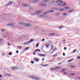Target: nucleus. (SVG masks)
<instances>
[{
  "mask_svg": "<svg viewBox=\"0 0 80 80\" xmlns=\"http://www.w3.org/2000/svg\"><path fill=\"white\" fill-rule=\"evenodd\" d=\"M8 76H9V77H12V75L11 74H9V75H8Z\"/></svg>",
  "mask_w": 80,
  "mask_h": 80,
  "instance_id": "52",
  "label": "nucleus"
},
{
  "mask_svg": "<svg viewBox=\"0 0 80 80\" xmlns=\"http://www.w3.org/2000/svg\"><path fill=\"white\" fill-rule=\"evenodd\" d=\"M27 43H30V41H28L27 42Z\"/></svg>",
  "mask_w": 80,
  "mask_h": 80,
  "instance_id": "59",
  "label": "nucleus"
},
{
  "mask_svg": "<svg viewBox=\"0 0 80 80\" xmlns=\"http://www.w3.org/2000/svg\"><path fill=\"white\" fill-rule=\"evenodd\" d=\"M59 14H60V13H58L56 14V15H59Z\"/></svg>",
  "mask_w": 80,
  "mask_h": 80,
  "instance_id": "51",
  "label": "nucleus"
},
{
  "mask_svg": "<svg viewBox=\"0 0 80 80\" xmlns=\"http://www.w3.org/2000/svg\"><path fill=\"white\" fill-rule=\"evenodd\" d=\"M65 69H63L62 70V72H65Z\"/></svg>",
  "mask_w": 80,
  "mask_h": 80,
  "instance_id": "37",
  "label": "nucleus"
},
{
  "mask_svg": "<svg viewBox=\"0 0 80 80\" xmlns=\"http://www.w3.org/2000/svg\"><path fill=\"white\" fill-rule=\"evenodd\" d=\"M22 5L23 7H30V6H31V5L27 4H22Z\"/></svg>",
  "mask_w": 80,
  "mask_h": 80,
  "instance_id": "4",
  "label": "nucleus"
},
{
  "mask_svg": "<svg viewBox=\"0 0 80 80\" xmlns=\"http://www.w3.org/2000/svg\"><path fill=\"white\" fill-rule=\"evenodd\" d=\"M2 39L0 38V42H2Z\"/></svg>",
  "mask_w": 80,
  "mask_h": 80,
  "instance_id": "42",
  "label": "nucleus"
},
{
  "mask_svg": "<svg viewBox=\"0 0 80 80\" xmlns=\"http://www.w3.org/2000/svg\"><path fill=\"white\" fill-rule=\"evenodd\" d=\"M43 2H45V3H46V2H48V0H45Z\"/></svg>",
  "mask_w": 80,
  "mask_h": 80,
  "instance_id": "29",
  "label": "nucleus"
},
{
  "mask_svg": "<svg viewBox=\"0 0 80 80\" xmlns=\"http://www.w3.org/2000/svg\"><path fill=\"white\" fill-rule=\"evenodd\" d=\"M35 60L36 62H38V59L37 58H36L35 59Z\"/></svg>",
  "mask_w": 80,
  "mask_h": 80,
  "instance_id": "21",
  "label": "nucleus"
},
{
  "mask_svg": "<svg viewBox=\"0 0 80 80\" xmlns=\"http://www.w3.org/2000/svg\"><path fill=\"white\" fill-rule=\"evenodd\" d=\"M55 8H52V10H54V9H55Z\"/></svg>",
  "mask_w": 80,
  "mask_h": 80,
  "instance_id": "55",
  "label": "nucleus"
},
{
  "mask_svg": "<svg viewBox=\"0 0 80 80\" xmlns=\"http://www.w3.org/2000/svg\"><path fill=\"white\" fill-rule=\"evenodd\" d=\"M38 51L39 52H41V51L40 49H36L35 51L34 52H38Z\"/></svg>",
  "mask_w": 80,
  "mask_h": 80,
  "instance_id": "13",
  "label": "nucleus"
},
{
  "mask_svg": "<svg viewBox=\"0 0 80 80\" xmlns=\"http://www.w3.org/2000/svg\"><path fill=\"white\" fill-rule=\"evenodd\" d=\"M2 32H4L5 31V29H3L2 30H1Z\"/></svg>",
  "mask_w": 80,
  "mask_h": 80,
  "instance_id": "44",
  "label": "nucleus"
},
{
  "mask_svg": "<svg viewBox=\"0 0 80 80\" xmlns=\"http://www.w3.org/2000/svg\"><path fill=\"white\" fill-rule=\"evenodd\" d=\"M49 13V12L48 11H47V12H43L42 14L43 15H46L47 14H48V13Z\"/></svg>",
  "mask_w": 80,
  "mask_h": 80,
  "instance_id": "8",
  "label": "nucleus"
},
{
  "mask_svg": "<svg viewBox=\"0 0 80 80\" xmlns=\"http://www.w3.org/2000/svg\"><path fill=\"white\" fill-rule=\"evenodd\" d=\"M36 13L32 14L31 15L33 16V15H39L40 13H42V11L38 10L37 11H36Z\"/></svg>",
  "mask_w": 80,
  "mask_h": 80,
  "instance_id": "2",
  "label": "nucleus"
},
{
  "mask_svg": "<svg viewBox=\"0 0 80 80\" xmlns=\"http://www.w3.org/2000/svg\"><path fill=\"white\" fill-rule=\"evenodd\" d=\"M73 9H72L71 11H69V13H71V12H73Z\"/></svg>",
  "mask_w": 80,
  "mask_h": 80,
  "instance_id": "28",
  "label": "nucleus"
},
{
  "mask_svg": "<svg viewBox=\"0 0 80 80\" xmlns=\"http://www.w3.org/2000/svg\"><path fill=\"white\" fill-rule=\"evenodd\" d=\"M39 46V45L38 44H37L36 45V47H38V46Z\"/></svg>",
  "mask_w": 80,
  "mask_h": 80,
  "instance_id": "34",
  "label": "nucleus"
},
{
  "mask_svg": "<svg viewBox=\"0 0 80 80\" xmlns=\"http://www.w3.org/2000/svg\"><path fill=\"white\" fill-rule=\"evenodd\" d=\"M31 63H32V64L34 63V62L32 61L31 62Z\"/></svg>",
  "mask_w": 80,
  "mask_h": 80,
  "instance_id": "45",
  "label": "nucleus"
},
{
  "mask_svg": "<svg viewBox=\"0 0 80 80\" xmlns=\"http://www.w3.org/2000/svg\"><path fill=\"white\" fill-rule=\"evenodd\" d=\"M16 53H18V50L16 51Z\"/></svg>",
  "mask_w": 80,
  "mask_h": 80,
  "instance_id": "56",
  "label": "nucleus"
},
{
  "mask_svg": "<svg viewBox=\"0 0 80 80\" xmlns=\"http://www.w3.org/2000/svg\"><path fill=\"white\" fill-rule=\"evenodd\" d=\"M13 3V2H12L11 1H9V2L7 3V6H9V5H11Z\"/></svg>",
  "mask_w": 80,
  "mask_h": 80,
  "instance_id": "5",
  "label": "nucleus"
},
{
  "mask_svg": "<svg viewBox=\"0 0 80 80\" xmlns=\"http://www.w3.org/2000/svg\"><path fill=\"white\" fill-rule=\"evenodd\" d=\"M39 55V56H40V57H43L44 56H46V55H45L44 54H39V55Z\"/></svg>",
  "mask_w": 80,
  "mask_h": 80,
  "instance_id": "9",
  "label": "nucleus"
},
{
  "mask_svg": "<svg viewBox=\"0 0 80 80\" xmlns=\"http://www.w3.org/2000/svg\"><path fill=\"white\" fill-rule=\"evenodd\" d=\"M18 67H12L11 68V69H12V70H17V69H18Z\"/></svg>",
  "mask_w": 80,
  "mask_h": 80,
  "instance_id": "6",
  "label": "nucleus"
},
{
  "mask_svg": "<svg viewBox=\"0 0 80 80\" xmlns=\"http://www.w3.org/2000/svg\"><path fill=\"white\" fill-rule=\"evenodd\" d=\"M76 51H77V49L74 50V51H73L72 53H75V52H76Z\"/></svg>",
  "mask_w": 80,
  "mask_h": 80,
  "instance_id": "33",
  "label": "nucleus"
},
{
  "mask_svg": "<svg viewBox=\"0 0 80 80\" xmlns=\"http://www.w3.org/2000/svg\"><path fill=\"white\" fill-rule=\"evenodd\" d=\"M2 75H0V78H2Z\"/></svg>",
  "mask_w": 80,
  "mask_h": 80,
  "instance_id": "58",
  "label": "nucleus"
},
{
  "mask_svg": "<svg viewBox=\"0 0 80 80\" xmlns=\"http://www.w3.org/2000/svg\"><path fill=\"white\" fill-rule=\"evenodd\" d=\"M58 4H59V5H61V3H59Z\"/></svg>",
  "mask_w": 80,
  "mask_h": 80,
  "instance_id": "63",
  "label": "nucleus"
},
{
  "mask_svg": "<svg viewBox=\"0 0 80 80\" xmlns=\"http://www.w3.org/2000/svg\"><path fill=\"white\" fill-rule=\"evenodd\" d=\"M47 4H43V5L42 6V7H44L45 6H47Z\"/></svg>",
  "mask_w": 80,
  "mask_h": 80,
  "instance_id": "30",
  "label": "nucleus"
},
{
  "mask_svg": "<svg viewBox=\"0 0 80 80\" xmlns=\"http://www.w3.org/2000/svg\"><path fill=\"white\" fill-rule=\"evenodd\" d=\"M28 49H29V47H28L25 49V51H27V50H28Z\"/></svg>",
  "mask_w": 80,
  "mask_h": 80,
  "instance_id": "20",
  "label": "nucleus"
},
{
  "mask_svg": "<svg viewBox=\"0 0 80 80\" xmlns=\"http://www.w3.org/2000/svg\"><path fill=\"white\" fill-rule=\"evenodd\" d=\"M27 44H28V43H27V42H25L24 43V45H26Z\"/></svg>",
  "mask_w": 80,
  "mask_h": 80,
  "instance_id": "53",
  "label": "nucleus"
},
{
  "mask_svg": "<svg viewBox=\"0 0 80 80\" xmlns=\"http://www.w3.org/2000/svg\"><path fill=\"white\" fill-rule=\"evenodd\" d=\"M49 47V44H48L46 45V48H48Z\"/></svg>",
  "mask_w": 80,
  "mask_h": 80,
  "instance_id": "25",
  "label": "nucleus"
},
{
  "mask_svg": "<svg viewBox=\"0 0 80 80\" xmlns=\"http://www.w3.org/2000/svg\"><path fill=\"white\" fill-rule=\"evenodd\" d=\"M67 74V72H64L63 73V74H64L65 75V74Z\"/></svg>",
  "mask_w": 80,
  "mask_h": 80,
  "instance_id": "57",
  "label": "nucleus"
},
{
  "mask_svg": "<svg viewBox=\"0 0 80 80\" xmlns=\"http://www.w3.org/2000/svg\"><path fill=\"white\" fill-rule=\"evenodd\" d=\"M65 5H66V3H65V2H64V4L61 5V6L62 7H64V6H65Z\"/></svg>",
  "mask_w": 80,
  "mask_h": 80,
  "instance_id": "17",
  "label": "nucleus"
},
{
  "mask_svg": "<svg viewBox=\"0 0 80 80\" xmlns=\"http://www.w3.org/2000/svg\"><path fill=\"white\" fill-rule=\"evenodd\" d=\"M40 5L42 7L43 5V3H41L40 4Z\"/></svg>",
  "mask_w": 80,
  "mask_h": 80,
  "instance_id": "36",
  "label": "nucleus"
},
{
  "mask_svg": "<svg viewBox=\"0 0 80 80\" xmlns=\"http://www.w3.org/2000/svg\"><path fill=\"white\" fill-rule=\"evenodd\" d=\"M44 15H39V17H40V18L41 17H44Z\"/></svg>",
  "mask_w": 80,
  "mask_h": 80,
  "instance_id": "22",
  "label": "nucleus"
},
{
  "mask_svg": "<svg viewBox=\"0 0 80 80\" xmlns=\"http://www.w3.org/2000/svg\"><path fill=\"white\" fill-rule=\"evenodd\" d=\"M59 10L60 11H63V10H64V9L62 8L61 9H59Z\"/></svg>",
  "mask_w": 80,
  "mask_h": 80,
  "instance_id": "26",
  "label": "nucleus"
},
{
  "mask_svg": "<svg viewBox=\"0 0 80 80\" xmlns=\"http://www.w3.org/2000/svg\"><path fill=\"white\" fill-rule=\"evenodd\" d=\"M62 41H65V39L62 40Z\"/></svg>",
  "mask_w": 80,
  "mask_h": 80,
  "instance_id": "64",
  "label": "nucleus"
},
{
  "mask_svg": "<svg viewBox=\"0 0 80 80\" xmlns=\"http://www.w3.org/2000/svg\"><path fill=\"white\" fill-rule=\"evenodd\" d=\"M20 25H22L25 27H30L31 26V24L30 23H25L23 22H20L19 23Z\"/></svg>",
  "mask_w": 80,
  "mask_h": 80,
  "instance_id": "1",
  "label": "nucleus"
},
{
  "mask_svg": "<svg viewBox=\"0 0 80 80\" xmlns=\"http://www.w3.org/2000/svg\"><path fill=\"white\" fill-rule=\"evenodd\" d=\"M55 69L54 68H51L50 70L51 71H53Z\"/></svg>",
  "mask_w": 80,
  "mask_h": 80,
  "instance_id": "32",
  "label": "nucleus"
},
{
  "mask_svg": "<svg viewBox=\"0 0 80 80\" xmlns=\"http://www.w3.org/2000/svg\"><path fill=\"white\" fill-rule=\"evenodd\" d=\"M71 75H75V74H72V73H71L70 74Z\"/></svg>",
  "mask_w": 80,
  "mask_h": 80,
  "instance_id": "50",
  "label": "nucleus"
},
{
  "mask_svg": "<svg viewBox=\"0 0 80 80\" xmlns=\"http://www.w3.org/2000/svg\"><path fill=\"white\" fill-rule=\"evenodd\" d=\"M29 9L30 10H32V9H33V8H30Z\"/></svg>",
  "mask_w": 80,
  "mask_h": 80,
  "instance_id": "49",
  "label": "nucleus"
},
{
  "mask_svg": "<svg viewBox=\"0 0 80 80\" xmlns=\"http://www.w3.org/2000/svg\"><path fill=\"white\" fill-rule=\"evenodd\" d=\"M8 75H9V74L8 73H5L4 74V77H7Z\"/></svg>",
  "mask_w": 80,
  "mask_h": 80,
  "instance_id": "14",
  "label": "nucleus"
},
{
  "mask_svg": "<svg viewBox=\"0 0 80 80\" xmlns=\"http://www.w3.org/2000/svg\"><path fill=\"white\" fill-rule=\"evenodd\" d=\"M8 45L10 46V44L9 43H8Z\"/></svg>",
  "mask_w": 80,
  "mask_h": 80,
  "instance_id": "60",
  "label": "nucleus"
},
{
  "mask_svg": "<svg viewBox=\"0 0 80 80\" xmlns=\"http://www.w3.org/2000/svg\"><path fill=\"white\" fill-rule=\"evenodd\" d=\"M35 52L33 53V55H36V53H35Z\"/></svg>",
  "mask_w": 80,
  "mask_h": 80,
  "instance_id": "38",
  "label": "nucleus"
},
{
  "mask_svg": "<svg viewBox=\"0 0 80 80\" xmlns=\"http://www.w3.org/2000/svg\"><path fill=\"white\" fill-rule=\"evenodd\" d=\"M29 77L30 78H33L35 80H40V78H38V77H35L34 76H29Z\"/></svg>",
  "mask_w": 80,
  "mask_h": 80,
  "instance_id": "3",
  "label": "nucleus"
},
{
  "mask_svg": "<svg viewBox=\"0 0 80 80\" xmlns=\"http://www.w3.org/2000/svg\"><path fill=\"white\" fill-rule=\"evenodd\" d=\"M71 67H72V68H75V67L74 66H71Z\"/></svg>",
  "mask_w": 80,
  "mask_h": 80,
  "instance_id": "43",
  "label": "nucleus"
},
{
  "mask_svg": "<svg viewBox=\"0 0 80 80\" xmlns=\"http://www.w3.org/2000/svg\"><path fill=\"white\" fill-rule=\"evenodd\" d=\"M62 27H63V26H61L60 27H58V28H59V29H62Z\"/></svg>",
  "mask_w": 80,
  "mask_h": 80,
  "instance_id": "19",
  "label": "nucleus"
},
{
  "mask_svg": "<svg viewBox=\"0 0 80 80\" xmlns=\"http://www.w3.org/2000/svg\"><path fill=\"white\" fill-rule=\"evenodd\" d=\"M56 50H57V48H55L53 50V52H55Z\"/></svg>",
  "mask_w": 80,
  "mask_h": 80,
  "instance_id": "48",
  "label": "nucleus"
},
{
  "mask_svg": "<svg viewBox=\"0 0 80 80\" xmlns=\"http://www.w3.org/2000/svg\"><path fill=\"white\" fill-rule=\"evenodd\" d=\"M48 65V64H47L46 65H45V66H43V67H47Z\"/></svg>",
  "mask_w": 80,
  "mask_h": 80,
  "instance_id": "39",
  "label": "nucleus"
},
{
  "mask_svg": "<svg viewBox=\"0 0 80 80\" xmlns=\"http://www.w3.org/2000/svg\"><path fill=\"white\" fill-rule=\"evenodd\" d=\"M14 25V24H13V23H12L7 24L6 26H12V25Z\"/></svg>",
  "mask_w": 80,
  "mask_h": 80,
  "instance_id": "7",
  "label": "nucleus"
},
{
  "mask_svg": "<svg viewBox=\"0 0 80 80\" xmlns=\"http://www.w3.org/2000/svg\"><path fill=\"white\" fill-rule=\"evenodd\" d=\"M55 33H51L48 34L49 36H52V35H54Z\"/></svg>",
  "mask_w": 80,
  "mask_h": 80,
  "instance_id": "11",
  "label": "nucleus"
},
{
  "mask_svg": "<svg viewBox=\"0 0 80 80\" xmlns=\"http://www.w3.org/2000/svg\"><path fill=\"white\" fill-rule=\"evenodd\" d=\"M63 56H65V54L64 53H63Z\"/></svg>",
  "mask_w": 80,
  "mask_h": 80,
  "instance_id": "47",
  "label": "nucleus"
},
{
  "mask_svg": "<svg viewBox=\"0 0 80 80\" xmlns=\"http://www.w3.org/2000/svg\"><path fill=\"white\" fill-rule=\"evenodd\" d=\"M18 47V48H19V49H20V50H21V49H22V47L20 46H18V47Z\"/></svg>",
  "mask_w": 80,
  "mask_h": 80,
  "instance_id": "15",
  "label": "nucleus"
},
{
  "mask_svg": "<svg viewBox=\"0 0 80 80\" xmlns=\"http://www.w3.org/2000/svg\"><path fill=\"white\" fill-rule=\"evenodd\" d=\"M60 68H61V67H57L56 68H55V70H57V69H60Z\"/></svg>",
  "mask_w": 80,
  "mask_h": 80,
  "instance_id": "16",
  "label": "nucleus"
},
{
  "mask_svg": "<svg viewBox=\"0 0 80 80\" xmlns=\"http://www.w3.org/2000/svg\"><path fill=\"white\" fill-rule=\"evenodd\" d=\"M40 0H35L32 1V3H36V2H39Z\"/></svg>",
  "mask_w": 80,
  "mask_h": 80,
  "instance_id": "10",
  "label": "nucleus"
},
{
  "mask_svg": "<svg viewBox=\"0 0 80 80\" xmlns=\"http://www.w3.org/2000/svg\"><path fill=\"white\" fill-rule=\"evenodd\" d=\"M68 8H68L67 7L65 8V9H68Z\"/></svg>",
  "mask_w": 80,
  "mask_h": 80,
  "instance_id": "54",
  "label": "nucleus"
},
{
  "mask_svg": "<svg viewBox=\"0 0 80 80\" xmlns=\"http://www.w3.org/2000/svg\"><path fill=\"white\" fill-rule=\"evenodd\" d=\"M55 10H59V8H55Z\"/></svg>",
  "mask_w": 80,
  "mask_h": 80,
  "instance_id": "31",
  "label": "nucleus"
},
{
  "mask_svg": "<svg viewBox=\"0 0 80 80\" xmlns=\"http://www.w3.org/2000/svg\"><path fill=\"white\" fill-rule=\"evenodd\" d=\"M48 11L49 12V13H50L51 12H54L55 11L53 10H49Z\"/></svg>",
  "mask_w": 80,
  "mask_h": 80,
  "instance_id": "12",
  "label": "nucleus"
},
{
  "mask_svg": "<svg viewBox=\"0 0 80 80\" xmlns=\"http://www.w3.org/2000/svg\"><path fill=\"white\" fill-rule=\"evenodd\" d=\"M62 15H63V16H66V15H67V13H63L62 14Z\"/></svg>",
  "mask_w": 80,
  "mask_h": 80,
  "instance_id": "18",
  "label": "nucleus"
},
{
  "mask_svg": "<svg viewBox=\"0 0 80 80\" xmlns=\"http://www.w3.org/2000/svg\"><path fill=\"white\" fill-rule=\"evenodd\" d=\"M45 17H48V16L46 15V16H45Z\"/></svg>",
  "mask_w": 80,
  "mask_h": 80,
  "instance_id": "62",
  "label": "nucleus"
},
{
  "mask_svg": "<svg viewBox=\"0 0 80 80\" xmlns=\"http://www.w3.org/2000/svg\"><path fill=\"white\" fill-rule=\"evenodd\" d=\"M64 50H67V48H66V47H64Z\"/></svg>",
  "mask_w": 80,
  "mask_h": 80,
  "instance_id": "40",
  "label": "nucleus"
},
{
  "mask_svg": "<svg viewBox=\"0 0 80 80\" xmlns=\"http://www.w3.org/2000/svg\"><path fill=\"white\" fill-rule=\"evenodd\" d=\"M72 60H73V59H71V60H68V62H72Z\"/></svg>",
  "mask_w": 80,
  "mask_h": 80,
  "instance_id": "24",
  "label": "nucleus"
},
{
  "mask_svg": "<svg viewBox=\"0 0 80 80\" xmlns=\"http://www.w3.org/2000/svg\"><path fill=\"white\" fill-rule=\"evenodd\" d=\"M42 42H43V41H45V39H42Z\"/></svg>",
  "mask_w": 80,
  "mask_h": 80,
  "instance_id": "41",
  "label": "nucleus"
},
{
  "mask_svg": "<svg viewBox=\"0 0 80 80\" xmlns=\"http://www.w3.org/2000/svg\"><path fill=\"white\" fill-rule=\"evenodd\" d=\"M57 54H55V55H54L53 56V57H55V56H57Z\"/></svg>",
  "mask_w": 80,
  "mask_h": 80,
  "instance_id": "46",
  "label": "nucleus"
},
{
  "mask_svg": "<svg viewBox=\"0 0 80 80\" xmlns=\"http://www.w3.org/2000/svg\"><path fill=\"white\" fill-rule=\"evenodd\" d=\"M77 58L80 59V57H78Z\"/></svg>",
  "mask_w": 80,
  "mask_h": 80,
  "instance_id": "61",
  "label": "nucleus"
},
{
  "mask_svg": "<svg viewBox=\"0 0 80 80\" xmlns=\"http://www.w3.org/2000/svg\"><path fill=\"white\" fill-rule=\"evenodd\" d=\"M9 55H12V52H10L9 53Z\"/></svg>",
  "mask_w": 80,
  "mask_h": 80,
  "instance_id": "35",
  "label": "nucleus"
},
{
  "mask_svg": "<svg viewBox=\"0 0 80 80\" xmlns=\"http://www.w3.org/2000/svg\"><path fill=\"white\" fill-rule=\"evenodd\" d=\"M34 40V39H31L30 41V42H32Z\"/></svg>",
  "mask_w": 80,
  "mask_h": 80,
  "instance_id": "27",
  "label": "nucleus"
},
{
  "mask_svg": "<svg viewBox=\"0 0 80 80\" xmlns=\"http://www.w3.org/2000/svg\"><path fill=\"white\" fill-rule=\"evenodd\" d=\"M53 48V45H51V49H52Z\"/></svg>",
  "mask_w": 80,
  "mask_h": 80,
  "instance_id": "23",
  "label": "nucleus"
}]
</instances>
